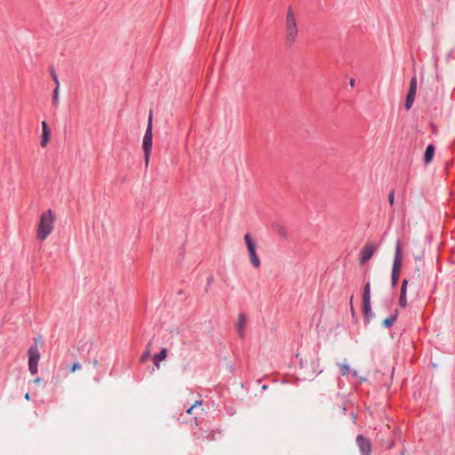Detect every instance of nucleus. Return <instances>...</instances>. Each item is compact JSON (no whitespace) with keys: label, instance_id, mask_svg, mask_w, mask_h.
Listing matches in <instances>:
<instances>
[{"label":"nucleus","instance_id":"1","mask_svg":"<svg viewBox=\"0 0 455 455\" xmlns=\"http://www.w3.org/2000/svg\"><path fill=\"white\" fill-rule=\"evenodd\" d=\"M56 214L52 209L43 212L36 228V239L44 241L53 231Z\"/></svg>","mask_w":455,"mask_h":455},{"label":"nucleus","instance_id":"2","mask_svg":"<svg viewBox=\"0 0 455 455\" xmlns=\"http://www.w3.org/2000/svg\"><path fill=\"white\" fill-rule=\"evenodd\" d=\"M284 32L286 44H293L299 36V26L295 11L291 6H289L286 11Z\"/></svg>","mask_w":455,"mask_h":455},{"label":"nucleus","instance_id":"3","mask_svg":"<svg viewBox=\"0 0 455 455\" xmlns=\"http://www.w3.org/2000/svg\"><path fill=\"white\" fill-rule=\"evenodd\" d=\"M152 118H153V115H152V111H150L149 116H148V125H147V130H146L145 135L143 137V141H142V148L144 151V158H145L146 166L148 165L151 148H152V140H153Z\"/></svg>","mask_w":455,"mask_h":455},{"label":"nucleus","instance_id":"4","mask_svg":"<svg viewBox=\"0 0 455 455\" xmlns=\"http://www.w3.org/2000/svg\"><path fill=\"white\" fill-rule=\"evenodd\" d=\"M244 242L247 247V251L249 253V258L251 265L255 268H259L261 265L260 259L257 254V243L251 237V235L247 233L244 235Z\"/></svg>","mask_w":455,"mask_h":455},{"label":"nucleus","instance_id":"5","mask_svg":"<svg viewBox=\"0 0 455 455\" xmlns=\"http://www.w3.org/2000/svg\"><path fill=\"white\" fill-rule=\"evenodd\" d=\"M401 266H402V246H401V242L399 240H397V242L395 243V254L393 268H392V283H393V285H396V283L399 280Z\"/></svg>","mask_w":455,"mask_h":455},{"label":"nucleus","instance_id":"6","mask_svg":"<svg viewBox=\"0 0 455 455\" xmlns=\"http://www.w3.org/2000/svg\"><path fill=\"white\" fill-rule=\"evenodd\" d=\"M202 409V402L196 401L193 405H191L186 411V415H180L179 420L184 424L196 425L197 413L196 411Z\"/></svg>","mask_w":455,"mask_h":455},{"label":"nucleus","instance_id":"7","mask_svg":"<svg viewBox=\"0 0 455 455\" xmlns=\"http://www.w3.org/2000/svg\"><path fill=\"white\" fill-rule=\"evenodd\" d=\"M28 370L32 375L37 373L38 362L40 360V351L37 346H30L28 349Z\"/></svg>","mask_w":455,"mask_h":455},{"label":"nucleus","instance_id":"8","mask_svg":"<svg viewBox=\"0 0 455 455\" xmlns=\"http://www.w3.org/2000/svg\"><path fill=\"white\" fill-rule=\"evenodd\" d=\"M377 250V245L371 243H366L361 251L360 264L366 263L374 254Z\"/></svg>","mask_w":455,"mask_h":455},{"label":"nucleus","instance_id":"9","mask_svg":"<svg viewBox=\"0 0 455 455\" xmlns=\"http://www.w3.org/2000/svg\"><path fill=\"white\" fill-rule=\"evenodd\" d=\"M356 443L360 449L362 455H370L371 452V445L369 440L365 439L363 435L356 437Z\"/></svg>","mask_w":455,"mask_h":455},{"label":"nucleus","instance_id":"10","mask_svg":"<svg viewBox=\"0 0 455 455\" xmlns=\"http://www.w3.org/2000/svg\"><path fill=\"white\" fill-rule=\"evenodd\" d=\"M51 137V132L49 130L48 124L45 121L42 122V138L40 141V145L42 148H45L49 142Z\"/></svg>","mask_w":455,"mask_h":455},{"label":"nucleus","instance_id":"11","mask_svg":"<svg viewBox=\"0 0 455 455\" xmlns=\"http://www.w3.org/2000/svg\"><path fill=\"white\" fill-rule=\"evenodd\" d=\"M247 323V318L244 315L240 314L236 323V331L241 338L244 335V329Z\"/></svg>","mask_w":455,"mask_h":455},{"label":"nucleus","instance_id":"12","mask_svg":"<svg viewBox=\"0 0 455 455\" xmlns=\"http://www.w3.org/2000/svg\"><path fill=\"white\" fill-rule=\"evenodd\" d=\"M167 348L164 347L158 354L154 355L153 361L156 369H160V362L165 360V358L167 357Z\"/></svg>","mask_w":455,"mask_h":455},{"label":"nucleus","instance_id":"13","mask_svg":"<svg viewBox=\"0 0 455 455\" xmlns=\"http://www.w3.org/2000/svg\"><path fill=\"white\" fill-rule=\"evenodd\" d=\"M408 281L404 279L401 287V294L399 299V305L402 307H405L407 306V299H406V291H407Z\"/></svg>","mask_w":455,"mask_h":455},{"label":"nucleus","instance_id":"14","mask_svg":"<svg viewBox=\"0 0 455 455\" xmlns=\"http://www.w3.org/2000/svg\"><path fill=\"white\" fill-rule=\"evenodd\" d=\"M435 155V147L430 144L427 147L425 154H424V163L425 164H428L433 161Z\"/></svg>","mask_w":455,"mask_h":455},{"label":"nucleus","instance_id":"15","mask_svg":"<svg viewBox=\"0 0 455 455\" xmlns=\"http://www.w3.org/2000/svg\"><path fill=\"white\" fill-rule=\"evenodd\" d=\"M363 313L367 320H369L371 313V299L363 300Z\"/></svg>","mask_w":455,"mask_h":455},{"label":"nucleus","instance_id":"16","mask_svg":"<svg viewBox=\"0 0 455 455\" xmlns=\"http://www.w3.org/2000/svg\"><path fill=\"white\" fill-rule=\"evenodd\" d=\"M416 93L408 92L406 101H405V108L406 109H410L413 104L414 99H415Z\"/></svg>","mask_w":455,"mask_h":455},{"label":"nucleus","instance_id":"17","mask_svg":"<svg viewBox=\"0 0 455 455\" xmlns=\"http://www.w3.org/2000/svg\"><path fill=\"white\" fill-rule=\"evenodd\" d=\"M396 320V314H395L393 316L391 317H387L386 318L383 322H382V325L385 327V328H388L390 326L393 325V323H395V321Z\"/></svg>","mask_w":455,"mask_h":455},{"label":"nucleus","instance_id":"18","mask_svg":"<svg viewBox=\"0 0 455 455\" xmlns=\"http://www.w3.org/2000/svg\"><path fill=\"white\" fill-rule=\"evenodd\" d=\"M60 102V88H56L53 90V95H52V104L54 106H58Z\"/></svg>","mask_w":455,"mask_h":455},{"label":"nucleus","instance_id":"19","mask_svg":"<svg viewBox=\"0 0 455 455\" xmlns=\"http://www.w3.org/2000/svg\"><path fill=\"white\" fill-rule=\"evenodd\" d=\"M367 299H371V285H370V283H367L364 285V290H363V300H367Z\"/></svg>","mask_w":455,"mask_h":455},{"label":"nucleus","instance_id":"20","mask_svg":"<svg viewBox=\"0 0 455 455\" xmlns=\"http://www.w3.org/2000/svg\"><path fill=\"white\" fill-rule=\"evenodd\" d=\"M149 347H150V343H148L147 348H146L145 352L142 354V355L140 357V362L141 363H144L150 356L151 350H150Z\"/></svg>","mask_w":455,"mask_h":455},{"label":"nucleus","instance_id":"21","mask_svg":"<svg viewBox=\"0 0 455 455\" xmlns=\"http://www.w3.org/2000/svg\"><path fill=\"white\" fill-rule=\"evenodd\" d=\"M339 366L343 376L347 375L350 372L349 365L346 363H339Z\"/></svg>","mask_w":455,"mask_h":455},{"label":"nucleus","instance_id":"22","mask_svg":"<svg viewBox=\"0 0 455 455\" xmlns=\"http://www.w3.org/2000/svg\"><path fill=\"white\" fill-rule=\"evenodd\" d=\"M416 91H417V80L415 77H413L410 83L409 92L416 93Z\"/></svg>","mask_w":455,"mask_h":455},{"label":"nucleus","instance_id":"23","mask_svg":"<svg viewBox=\"0 0 455 455\" xmlns=\"http://www.w3.org/2000/svg\"><path fill=\"white\" fill-rule=\"evenodd\" d=\"M51 75H52L53 82L55 83V87L56 88H60V80L58 78V76H57L56 72L54 70H52L51 71Z\"/></svg>","mask_w":455,"mask_h":455},{"label":"nucleus","instance_id":"24","mask_svg":"<svg viewBox=\"0 0 455 455\" xmlns=\"http://www.w3.org/2000/svg\"><path fill=\"white\" fill-rule=\"evenodd\" d=\"M82 368V365L79 362H75L72 366L70 367L69 371L71 373L76 372V371L80 370Z\"/></svg>","mask_w":455,"mask_h":455},{"label":"nucleus","instance_id":"25","mask_svg":"<svg viewBox=\"0 0 455 455\" xmlns=\"http://www.w3.org/2000/svg\"><path fill=\"white\" fill-rule=\"evenodd\" d=\"M278 234L284 238L288 235L287 230L283 227L278 228Z\"/></svg>","mask_w":455,"mask_h":455},{"label":"nucleus","instance_id":"26","mask_svg":"<svg viewBox=\"0 0 455 455\" xmlns=\"http://www.w3.org/2000/svg\"><path fill=\"white\" fill-rule=\"evenodd\" d=\"M388 201H389V204H394V201H395V194L394 192H390L389 195H388Z\"/></svg>","mask_w":455,"mask_h":455},{"label":"nucleus","instance_id":"27","mask_svg":"<svg viewBox=\"0 0 455 455\" xmlns=\"http://www.w3.org/2000/svg\"><path fill=\"white\" fill-rule=\"evenodd\" d=\"M34 340H35V344L33 346H37V347L39 348V346L42 345V339H41V337H37Z\"/></svg>","mask_w":455,"mask_h":455},{"label":"nucleus","instance_id":"28","mask_svg":"<svg viewBox=\"0 0 455 455\" xmlns=\"http://www.w3.org/2000/svg\"><path fill=\"white\" fill-rule=\"evenodd\" d=\"M91 363L92 364V366H93V367H97V366H98L99 362H98V360H97V359H93V360L91 362Z\"/></svg>","mask_w":455,"mask_h":455},{"label":"nucleus","instance_id":"29","mask_svg":"<svg viewBox=\"0 0 455 455\" xmlns=\"http://www.w3.org/2000/svg\"><path fill=\"white\" fill-rule=\"evenodd\" d=\"M41 382H42L41 378H36V379H34V383H36L37 385H39Z\"/></svg>","mask_w":455,"mask_h":455},{"label":"nucleus","instance_id":"30","mask_svg":"<svg viewBox=\"0 0 455 455\" xmlns=\"http://www.w3.org/2000/svg\"><path fill=\"white\" fill-rule=\"evenodd\" d=\"M24 397H25V399H26L27 401H29V400H30V395H29V394H28V393H27V394L25 395V396H24Z\"/></svg>","mask_w":455,"mask_h":455},{"label":"nucleus","instance_id":"31","mask_svg":"<svg viewBox=\"0 0 455 455\" xmlns=\"http://www.w3.org/2000/svg\"><path fill=\"white\" fill-rule=\"evenodd\" d=\"M354 84H355V80H354V79H351V80H350V85H351V86H354Z\"/></svg>","mask_w":455,"mask_h":455},{"label":"nucleus","instance_id":"32","mask_svg":"<svg viewBox=\"0 0 455 455\" xmlns=\"http://www.w3.org/2000/svg\"><path fill=\"white\" fill-rule=\"evenodd\" d=\"M351 311L354 314V307L351 306Z\"/></svg>","mask_w":455,"mask_h":455}]
</instances>
